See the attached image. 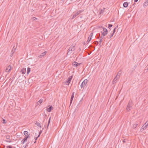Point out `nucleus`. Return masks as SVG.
I'll return each mask as SVG.
<instances>
[{
    "label": "nucleus",
    "mask_w": 148,
    "mask_h": 148,
    "mask_svg": "<svg viewBox=\"0 0 148 148\" xmlns=\"http://www.w3.org/2000/svg\"><path fill=\"white\" fill-rule=\"evenodd\" d=\"M75 46H71L69 48V49L67 50V55H70L72 51H73L75 50Z\"/></svg>",
    "instance_id": "1"
},
{
    "label": "nucleus",
    "mask_w": 148,
    "mask_h": 148,
    "mask_svg": "<svg viewBox=\"0 0 148 148\" xmlns=\"http://www.w3.org/2000/svg\"><path fill=\"white\" fill-rule=\"evenodd\" d=\"M132 101H130L126 108L127 111H129L132 109Z\"/></svg>",
    "instance_id": "2"
},
{
    "label": "nucleus",
    "mask_w": 148,
    "mask_h": 148,
    "mask_svg": "<svg viewBox=\"0 0 148 148\" xmlns=\"http://www.w3.org/2000/svg\"><path fill=\"white\" fill-rule=\"evenodd\" d=\"M101 28L103 29V32L101 31V32L102 35H103V36H105L106 35L108 32V30L106 28H104L103 27H101Z\"/></svg>",
    "instance_id": "3"
},
{
    "label": "nucleus",
    "mask_w": 148,
    "mask_h": 148,
    "mask_svg": "<svg viewBox=\"0 0 148 148\" xmlns=\"http://www.w3.org/2000/svg\"><path fill=\"white\" fill-rule=\"evenodd\" d=\"M73 77V76L72 75L71 76H70L68 78L67 80H66L65 82V84L66 85H68L70 83L72 78Z\"/></svg>",
    "instance_id": "4"
},
{
    "label": "nucleus",
    "mask_w": 148,
    "mask_h": 148,
    "mask_svg": "<svg viewBox=\"0 0 148 148\" xmlns=\"http://www.w3.org/2000/svg\"><path fill=\"white\" fill-rule=\"evenodd\" d=\"M87 82L88 80L87 79H85L83 82L80 86L81 88H84V86H86Z\"/></svg>",
    "instance_id": "5"
},
{
    "label": "nucleus",
    "mask_w": 148,
    "mask_h": 148,
    "mask_svg": "<svg viewBox=\"0 0 148 148\" xmlns=\"http://www.w3.org/2000/svg\"><path fill=\"white\" fill-rule=\"evenodd\" d=\"M30 138L29 136H28L25 137L21 141V143L22 144H23L24 143L27 141V139L28 138Z\"/></svg>",
    "instance_id": "6"
},
{
    "label": "nucleus",
    "mask_w": 148,
    "mask_h": 148,
    "mask_svg": "<svg viewBox=\"0 0 148 148\" xmlns=\"http://www.w3.org/2000/svg\"><path fill=\"white\" fill-rule=\"evenodd\" d=\"M52 108H53L52 106L49 105L47 107V110L48 112H51Z\"/></svg>",
    "instance_id": "7"
},
{
    "label": "nucleus",
    "mask_w": 148,
    "mask_h": 148,
    "mask_svg": "<svg viewBox=\"0 0 148 148\" xmlns=\"http://www.w3.org/2000/svg\"><path fill=\"white\" fill-rule=\"evenodd\" d=\"M11 69V65H9L7 68L5 70V71L6 72H8L10 71Z\"/></svg>",
    "instance_id": "8"
},
{
    "label": "nucleus",
    "mask_w": 148,
    "mask_h": 148,
    "mask_svg": "<svg viewBox=\"0 0 148 148\" xmlns=\"http://www.w3.org/2000/svg\"><path fill=\"white\" fill-rule=\"evenodd\" d=\"M81 63H79L76 62L74 61L72 63V65L73 66L77 67Z\"/></svg>",
    "instance_id": "9"
},
{
    "label": "nucleus",
    "mask_w": 148,
    "mask_h": 148,
    "mask_svg": "<svg viewBox=\"0 0 148 148\" xmlns=\"http://www.w3.org/2000/svg\"><path fill=\"white\" fill-rule=\"evenodd\" d=\"M119 74V73L118 74H117V75L115 76V77L114 79L112 82V84H114L115 83H116L115 81L116 80L117 78H118L117 77V76H118V74Z\"/></svg>",
    "instance_id": "10"
},
{
    "label": "nucleus",
    "mask_w": 148,
    "mask_h": 148,
    "mask_svg": "<svg viewBox=\"0 0 148 148\" xmlns=\"http://www.w3.org/2000/svg\"><path fill=\"white\" fill-rule=\"evenodd\" d=\"M74 92L72 93V95L71 97L70 101V105H71V103L72 102L73 100L74 97Z\"/></svg>",
    "instance_id": "11"
},
{
    "label": "nucleus",
    "mask_w": 148,
    "mask_h": 148,
    "mask_svg": "<svg viewBox=\"0 0 148 148\" xmlns=\"http://www.w3.org/2000/svg\"><path fill=\"white\" fill-rule=\"evenodd\" d=\"M47 51H45L43 53L41 54L38 57L40 58H41L42 57H43L45 55H46L47 53Z\"/></svg>",
    "instance_id": "12"
},
{
    "label": "nucleus",
    "mask_w": 148,
    "mask_h": 148,
    "mask_svg": "<svg viewBox=\"0 0 148 148\" xmlns=\"http://www.w3.org/2000/svg\"><path fill=\"white\" fill-rule=\"evenodd\" d=\"M26 71V69L25 68H23L21 70L22 73L23 74H25Z\"/></svg>",
    "instance_id": "13"
},
{
    "label": "nucleus",
    "mask_w": 148,
    "mask_h": 148,
    "mask_svg": "<svg viewBox=\"0 0 148 148\" xmlns=\"http://www.w3.org/2000/svg\"><path fill=\"white\" fill-rule=\"evenodd\" d=\"M128 3L127 2H124L123 4V6L125 8H126L128 6Z\"/></svg>",
    "instance_id": "14"
},
{
    "label": "nucleus",
    "mask_w": 148,
    "mask_h": 148,
    "mask_svg": "<svg viewBox=\"0 0 148 148\" xmlns=\"http://www.w3.org/2000/svg\"><path fill=\"white\" fill-rule=\"evenodd\" d=\"M147 121L145 124L143 125L142 127L144 129H146L148 125L147 124Z\"/></svg>",
    "instance_id": "15"
},
{
    "label": "nucleus",
    "mask_w": 148,
    "mask_h": 148,
    "mask_svg": "<svg viewBox=\"0 0 148 148\" xmlns=\"http://www.w3.org/2000/svg\"><path fill=\"white\" fill-rule=\"evenodd\" d=\"M43 101V100L42 99H41L40 100L38 101L37 102V105H40L42 102Z\"/></svg>",
    "instance_id": "16"
},
{
    "label": "nucleus",
    "mask_w": 148,
    "mask_h": 148,
    "mask_svg": "<svg viewBox=\"0 0 148 148\" xmlns=\"http://www.w3.org/2000/svg\"><path fill=\"white\" fill-rule=\"evenodd\" d=\"M24 134L25 135V137L28 136H29V134H28V132L27 131H25L24 132Z\"/></svg>",
    "instance_id": "17"
},
{
    "label": "nucleus",
    "mask_w": 148,
    "mask_h": 148,
    "mask_svg": "<svg viewBox=\"0 0 148 148\" xmlns=\"http://www.w3.org/2000/svg\"><path fill=\"white\" fill-rule=\"evenodd\" d=\"M31 71V69L29 67H28L27 69V75H28L29 73H30Z\"/></svg>",
    "instance_id": "18"
},
{
    "label": "nucleus",
    "mask_w": 148,
    "mask_h": 148,
    "mask_svg": "<svg viewBox=\"0 0 148 148\" xmlns=\"http://www.w3.org/2000/svg\"><path fill=\"white\" fill-rule=\"evenodd\" d=\"M92 38H90L88 37V40L86 42L87 44H88V43L91 40Z\"/></svg>",
    "instance_id": "19"
},
{
    "label": "nucleus",
    "mask_w": 148,
    "mask_h": 148,
    "mask_svg": "<svg viewBox=\"0 0 148 148\" xmlns=\"http://www.w3.org/2000/svg\"><path fill=\"white\" fill-rule=\"evenodd\" d=\"M36 125L38 126L40 128L41 127V126L40 124L38 122L36 121Z\"/></svg>",
    "instance_id": "20"
},
{
    "label": "nucleus",
    "mask_w": 148,
    "mask_h": 148,
    "mask_svg": "<svg viewBox=\"0 0 148 148\" xmlns=\"http://www.w3.org/2000/svg\"><path fill=\"white\" fill-rule=\"evenodd\" d=\"M78 15V14H77V13L76 12L75 14H74L73 15V16L72 18H71V19H73V18H75V17H76L77 16V15Z\"/></svg>",
    "instance_id": "21"
},
{
    "label": "nucleus",
    "mask_w": 148,
    "mask_h": 148,
    "mask_svg": "<svg viewBox=\"0 0 148 148\" xmlns=\"http://www.w3.org/2000/svg\"><path fill=\"white\" fill-rule=\"evenodd\" d=\"M114 34L112 33L110 34L109 35V36L108 37V38L109 39H110L112 37L113 35Z\"/></svg>",
    "instance_id": "22"
},
{
    "label": "nucleus",
    "mask_w": 148,
    "mask_h": 148,
    "mask_svg": "<svg viewBox=\"0 0 148 148\" xmlns=\"http://www.w3.org/2000/svg\"><path fill=\"white\" fill-rule=\"evenodd\" d=\"M51 117H50V118H49V120L48 121V125L47 126V129L48 128V127L49 126V125L50 122V121H51Z\"/></svg>",
    "instance_id": "23"
},
{
    "label": "nucleus",
    "mask_w": 148,
    "mask_h": 148,
    "mask_svg": "<svg viewBox=\"0 0 148 148\" xmlns=\"http://www.w3.org/2000/svg\"><path fill=\"white\" fill-rule=\"evenodd\" d=\"M148 5V2L145 1L144 3V6L146 7Z\"/></svg>",
    "instance_id": "24"
},
{
    "label": "nucleus",
    "mask_w": 148,
    "mask_h": 148,
    "mask_svg": "<svg viewBox=\"0 0 148 148\" xmlns=\"http://www.w3.org/2000/svg\"><path fill=\"white\" fill-rule=\"evenodd\" d=\"M138 124L137 123H135L133 125V127L134 128H135L137 126Z\"/></svg>",
    "instance_id": "25"
},
{
    "label": "nucleus",
    "mask_w": 148,
    "mask_h": 148,
    "mask_svg": "<svg viewBox=\"0 0 148 148\" xmlns=\"http://www.w3.org/2000/svg\"><path fill=\"white\" fill-rule=\"evenodd\" d=\"M102 39H100V40L99 42V45H100V47H101V43L102 41Z\"/></svg>",
    "instance_id": "26"
},
{
    "label": "nucleus",
    "mask_w": 148,
    "mask_h": 148,
    "mask_svg": "<svg viewBox=\"0 0 148 148\" xmlns=\"http://www.w3.org/2000/svg\"><path fill=\"white\" fill-rule=\"evenodd\" d=\"M105 9V8H103V9H101L100 10V14H102V13H103V12L104 10Z\"/></svg>",
    "instance_id": "27"
},
{
    "label": "nucleus",
    "mask_w": 148,
    "mask_h": 148,
    "mask_svg": "<svg viewBox=\"0 0 148 148\" xmlns=\"http://www.w3.org/2000/svg\"><path fill=\"white\" fill-rule=\"evenodd\" d=\"M7 148H15L14 147H12L11 145H9L7 147Z\"/></svg>",
    "instance_id": "28"
},
{
    "label": "nucleus",
    "mask_w": 148,
    "mask_h": 148,
    "mask_svg": "<svg viewBox=\"0 0 148 148\" xmlns=\"http://www.w3.org/2000/svg\"><path fill=\"white\" fill-rule=\"evenodd\" d=\"M113 25L112 24H109L108 25V28L110 29L112 26Z\"/></svg>",
    "instance_id": "29"
},
{
    "label": "nucleus",
    "mask_w": 148,
    "mask_h": 148,
    "mask_svg": "<svg viewBox=\"0 0 148 148\" xmlns=\"http://www.w3.org/2000/svg\"><path fill=\"white\" fill-rule=\"evenodd\" d=\"M96 36H97V38H99L100 36V34L98 33L97 34Z\"/></svg>",
    "instance_id": "30"
},
{
    "label": "nucleus",
    "mask_w": 148,
    "mask_h": 148,
    "mask_svg": "<svg viewBox=\"0 0 148 148\" xmlns=\"http://www.w3.org/2000/svg\"><path fill=\"white\" fill-rule=\"evenodd\" d=\"M2 122L3 123H6V121L5 120L3 119Z\"/></svg>",
    "instance_id": "31"
},
{
    "label": "nucleus",
    "mask_w": 148,
    "mask_h": 148,
    "mask_svg": "<svg viewBox=\"0 0 148 148\" xmlns=\"http://www.w3.org/2000/svg\"><path fill=\"white\" fill-rule=\"evenodd\" d=\"M6 138L7 139H9L10 138V136L9 135H7L6 136Z\"/></svg>",
    "instance_id": "32"
},
{
    "label": "nucleus",
    "mask_w": 148,
    "mask_h": 148,
    "mask_svg": "<svg viewBox=\"0 0 148 148\" xmlns=\"http://www.w3.org/2000/svg\"><path fill=\"white\" fill-rule=\"evenodd\" d=\"M92 35H93V32H92L90 34L89 37H90V38H92Z\"/></svg>",
    "instance_id": "33"
},
{
    "label": "nucleus",
    "mask_w": 148,
    "mask_h": 148,
    "mask_svg": "<svg viewBox=\"0 0 148 148\" xmlns=\"http://www.w3.org/2000/svg\"><path fill=\"white\" fill-rule=\"evenodd\" d=\"M77 14H78L79 15V14H80L81 13V12H80V11H79H79H78L77 12Z\"/></svg>",
    "instance_id": "34"
},
{
    "label": "nucleus",
    "mask_w": 148,
    "mask_h": 148,
    "mask_svg": "<svg viewBox=\"0 0 148 148\" xmlns=\"http://www.w3.org/2000/svg\"><path fill=\"white\" fill-rule=\"evenodd\" d=\"M42 131H40L39 132V135H38V137H39L40 136V134H41L42 133Z\"/></svg>",
    "instance_id": "35"
},
{
    "label": "nucleus",
    "mask_w": 148,
    "mask_h": 148,
    "mask_svg": "<svg viewBox=\"0 0 148 148\" xmlns=\"http://www.w3.org/2000/svg\"><path fill=\"white\" fill-rule=\"evenodd\" d=\"M16 50V49H14V51H13V50L12 49L11 51V53H12V54L13 53H14V52L15 51V50Z\"/></svg>",
    "instance_id": "36"
},
{
    "label": "nucleus",
    "mask_w": 148,
    "mask_h": 148,
    "mask_svg": "<svg viewBox=\"0 0 148 148\" xmlns=\"http://www.w3.org/2000/svg\"><path fill=\"white\" fill-rule=\"evenodd\" d=\"M5 141L8 143H10L12 142V141L11 140H5Z\"/></svg>",
    "instance_id": "37"
},
{
    "label": "nucleus",
    "mask_w": 148,
    "mask_h": 148,
    "mask_svg": "<svg viewBox=\"0 0 148 148\" xmlns=\"http://www.w3.org/2000/svg\"><path fill=\"white\" fill-rule=\"evenodd\" d=\"M145 129L142 127V128L140 129V131L141 132H142L143 130H144Z\"/></svg>",
    "instance_id": "38"
},
{
    "label": "nucleus",
    "mask_w": 148,
    "mask_h": 148,
    "mask_svg": "<svg viewBox=\"0 0 148 148\" xmlns=\"http://www.w3.org/2000/svg\"><path fill=\"white\" fill-rule=\"evenodd\" d=\"M103 36V35H102L100 36V39H103V36Z\"/></svg>",
    "instance_id": "39"
},
{
    "label": "nucleus",
    "mask_w": 148,
    "mask_h": 148,
    "mask_svg": "<svg viewBox=\"0 0 148 148\" xmlns=\"http://www.w3.org/2000/svg\"><path fill=\"white\" fill-rule=\"evenodd\" d=\"M38 137H38H35L34 138V139L35 140H37V139L38 138V137Z\"/></svg>",
    "instance_id": "40"
},
{
    "label": "nucleus",
    "mask_w": 148,
    "mask_h": 148,
    "mask_svg": "<svg viewBox=\"0 0 148 148\" xmlns=\"http://www.w3.org/2000/svg\"><path fill=\"white\" fill-rule=\"evenodd\" d=\"M95 42L97 43L96 45H97L98 44V42L97 41H95Z\"/></svg>",
    "instance_id": "41"
},
{
    "label": "nucleus",
    "mask_w": 148,
    "mask_h": 148,
    "mask_svg": "<svg viewBox=\"0 0 148 148\" xmlns=\"http://www.w3.org/2000/svg\"><path fill=\"white\" fill-rule=\"evenodd\" d=\"M123 143H125L126 142V141H125V140H123Z\"/></svg>",
    "instance_id": "42"
},
{
    "label": "nucleus",
    "mask_w": 148,
    "mask_h": 148,
    "mask_svg": "<svg viewBox=\"0 0 148 148\" xmlns=\"http://www.w3.org/2000/svg\"><path fill=\"white\" fill-rule=\"evenodd\" d=\"M115 32V30H113V32L112 33H113V34H114V33Z\"/></svg>",
    "instance_id": "43"
},
{
    "label": "nucleus",
    "mask_w": 148,
    "mask_h": 148,
    "mask_svg": "<svg viewBox=\"0 0 148 148\" xmlns=\"http://www.w3.org/2000/svg\"><path fill=\"white\" fill-rule=\"evenodd\" d=\"M79 11H80V12H81V13L84 11V10H79Z\"/></svg>",
    "instance_id": "44"
},
{
    "label": "nucleus",
    "mask_w": 148,
    "mask_h": 148,
    "mask_svg": "<svg viewBox=\"0 0 148 148\" xmlns=\"http://www.w3.org/2000/svg\"><path fill=\"white\" fill-rule=\"evenodd\" d=\"M138 0H134V2H137Z\"/></svg>",
    "instance_id": "45"
},
{
    "label": "nucleus",
    "mask_w": 148,
    "mask_h": 148,
    "mask_svg": "<svg viewBox=\"0 0 148 148\" xmlns=\"http://www.w3.org/2000/svg\"><path fill=\"white\" fill-rule=\"evenodd\" d=\"M33 19H34V20H35V19H37V18H35V17H34L33 18Z\"/></svg>",
    "instance_id": "46"
},
{
    "label": "nucleus",
    "mask_w": 148,
    "mask_h": 148,
    "mask_svg": "<svg viewBox=\"0 0 148 148\" xmlns=\"http://www.w3.org/2000/svg\"><path fill=\"white\" fill-rule=\"evenodd\" d=\"M93 43L94 44H95H95H96V43L95 42H95H93Z\"/></svg>",
    "instance_id": "47"
},
{
    "label": "nucleus",
    "mask_w": 148,
    "mask_h": 148,
    "mask_svg": "<svg viewBox=\"0 0 148 148\" xmlns=\"http://www.w3.org/2000/svg\"><path fill=\"white\" fill-rule=\"evenodd\" d=\"M116 27H115V28L114 29V30H115V31H116Z\"/></svg>",
    "instance_id": "48"
},
{
    "label": "nucleus",
    "mask_w": 148,
    "mask_h": 148,
    "mask_svg": "<svg viewBox=\"0 0 148 148\" xmlns=\"http://www.w3.org/2000/svg\"><path fill=\"white\" fill-rule=\"evenodd\" d=\"M79 103L78 104V105H77V106H79Z\"/></svg>",
    "instance_id": "49"
},
{
    "label": "nucleus",
    "mask_w": 148,
    "mask_h": 148,
    "mask_svg": "<svg viewBox=\"0 0 148 148\" xmlns=\"http://www.w3.org/2000/svg\"><path fill=\"white\" fill-rule=\"evenodd\" d=\"M146 1H147V2H148V0H146Z\"/></svg>",
    "instance_id": "50"
},
{
    "label": "nucleus",
    "mask_w": 148,
    "mask_h": 148,
    "mask_svg": "<svg viewBox=\"0 0 148 148\" xmlns=\"http://www.w3.org/2000/svg\"><path fill=\"white\" fill-rule=\"evenodd\" d=\"M86 43H85V42L83 44L84 45H85Z\"/></svg>",
    "instance_id": "51"
},
{
    "label": "nucleus",
    "mask_w": 148,
    "mask_h": 148,
    "mask_svg": "<svg viewBox=\"0 0 148 148\" xmlns=\"http://www.w3.org/2000/svg\"><path fill=\"white\" fill-rule=\"evenodd\" d=\"M36 140H35V141L34 142V143H36Z\"/></svg>",
    "instance_id": "52"
},
{
    "label": "nucleus",
    "mask_w": 148,
    "mask_h": 148,
    "mask_svg": "<svg viewBox=\"0 0 148 148\" xmlns=\"http://www.w3.org/2000/svg\"><path fill=\"white\" fill-rule=\"evenodd\" d=\"M147 124L148 125V122H147Z\"/></svg>",
    "instance_id": "53"
},
{
    "label": "nucleus",
    "mask_w": 148,
    "mask_h": 148,
    "mask_svg": "<svg viewBox=\"0 0 148 148\" xmlns=\"http://www.w3.org/2000/svg\"><path fill=\"white\" fill-rule=\"evenodd\" d=\"M45 126H46V125H45H45H44V127H45Z\"/></svg>",
    "instance_id": "54"
},
{
    "label": "nucleus",
    "mask_w": 148,
    "mask_h": 148,
    "mask_svg": "<svg viewBox=\"0 0 148 148\" xmlns=\"http://www.w3.org/2000/svg\"><path fill=\"white\" fill-rule=\"evenodd\" d=\"M28 143H27V145H26V146L28 144Z\"/></svg>",
    "instance_id": "55"
},
{
    "label": "nucleus",
    "mask_w": 148,
    "mask_h": 148,
    "mask_svg": "<svg viewBox=\"0 0 148 148\" xmlns=\"http://www.w3.org/2000/svg\"><path fill=\"white\" fill-rule=\"evenodd\" d=\"M45 121V120L44 119V121H43V122H44Z\"/></svg>",
    "instance_id": "56"
},
{
    "label": "nucleus",
    "mask_w": 148,
    "mask_h": 148,
    "mask_svg": "<svg viewBox=\"0 0 148 148\" xmlns=\"http://www.w3.org/2000/svg\"><path fill=\"white\" fill-rule=\"evenodd\" d=\"M147 70H148V68H147Z\"/></svg>",
    "instance_id": "57"
},
{
    "label": "nucleus",
    "mask_w": 148,
    "mask_h": 148,
    "mask_svg": "<svg viewBox=\"0 0 148 148\" xmlns=\"http://www.w3.org/2000/svg\"><path fill=\"white\" fill-rule=\"evenodd\" d=\"M24 1H25V0H24Z\"/></svg>",
    "instance_id": "58"
}]
</instances>
